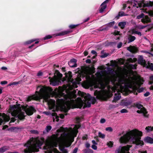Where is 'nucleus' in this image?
Returning a JSON list of instances; mask_svg holds the SVG:
<instances>
[{"instance_id": "79ce46f5", "label": "nucleus", "mask_w": 153, "mask_h": 153, "mask_svg": "<svg viewBox=\"0 0 153 153\" xmlns=\"http://www.w3.org/2000/svg\"><path fill=\"white\" fill-rule=\"evenodd\" d=\"M122 43L121 42H120L117 45V47L119 48H120L122 46Z\"/></svg>"}, {"instance_id": "0eeeda50", "label": "nucleus", "mask_w": 153, "mask_h": 153, "mask_svg": "<svg viewBox=\"0 0 153 153\" xmlns=\"http://www.w3.org/2000/svg\"><path fill=\"white\" fill-rule=\"evenodd\" d=\"M131 146L129 145L119 146L115 151V153H130L129 151Z\"/></svg>"}, {"instance_id": "412c9836", "label": "nucleus", "mask_w": 153, "mask_h": 153, "mask_svg": "<svg viewBox=\"0 0 153 153\" xmlns=\"http://www.w3.org/2000/svg\"><path fill=\"white\" fill-rule=\"evenodd\" d=\"M111 62L112 66L114 67H117L118 63L117 62H116V61H111Z\"/></svg>"}, {"instance_id": "473e14b6", "label": "nucleus", "mask_w": 153, "mask_h": 153, "mask_svg": "<svg viewBox=\"0 0 153 153\" xmlns=\"http://www.w3.org/2000/svg\"><path fill=\"white\" fill-rule=\"evenodd\" d=\"M137 61V59L136 58H134L133 59H130L128 60V61L129 62H135Z\"/></svg>"}, {"instance_id": "603ef678", "label": "nucleus", "mask_w": 153, "mask_h": 153, "mask_svg": "<svg viewBox=\"0 0 153 153\" xmlns=\"http://www.w3.org/2000/svg\"><path fill=\"white\" fill-rule=\"evenodd\" d=\"M88 153H93V151L91 149H89L87 152Z\"/></svg>"}, {"instance_id": "c756f323", "label": "nucleus", "mask_w": 153, "mask_h": 153, "mask_svg": "<svg viewBox=\"0 0 153 153\" xmlns=\"http://www.w3.org/2000/svg\"><path fill=\"white\" fill-rule=\"evenodd\" d=\"M137 65H130L129 67L131 68L135 69L136 68Z\"/></svg>"}, {"instance_id": "ddd939ff", "label": "nucleus", "mask_w": 153, "mask_h": 153, "mask_svg": "<svg viewBox=\"0 0 153 153\" xmlns=\"http://www.w3.org/2000/svg\"><path fill=\"white\" fill-rule=\"evenodd\" d=\"M127 49L130 52L133 53H136L138 51L137 48L135 46H130L128 47Z\"/></svg>"}, {"instance_id": "bf43d9fd", "label": "nucleus", "mask_w": 153, "mask_h": 153, "mask_svg": "<svg viewBox=\"0 0 153 153\" xmlns=\"http://www.w3.org/2000/svg\"><path fill=\"white\" fill-rule=\"evenodd\" d=\"M107 56V55L106 54H104V55H102L101 56V57L102 58H104L106 57Z\"/></svg>"}, {"instance_id": "052dcab7", "label": "nucleus", "mask_w": 153, "mask_h": 153, "mask_svg": "<svg viewBox=\"0 0 153 153\" xmlns=\"http://www.w3.org/2000/svg\"><path fill=\"white\" fill-rule=\"evenodd\" d=\"M139 153H147L146 151H141L139 152Z\"/></svg>"}, {"instance_id": "c03bdc74", "label": "nucleus", "mask_w": 153, "mask_h": 153, "mask_svg": "<svg viewBox=\"0 0 153 153\" xmlns=\"http://www.w3.org/2000/svg\"><path fill=\"white\" fill-rule=\"evenodd\" d=\"M7 83V82L6 81H4L1 82V85L6 84Z\"/></svg>"}, {"instance_id": "c9c22d12", "label": "nucleus", "mask_w": 153, "mask_h": 153, "mask_svg": "<svg viewBox=\"0 0 153 153\" xmlns=\"http://www.w3.org/2000/svg\"><path fill=\"white\" fill-rule=\"evenodd\" d=\"M128 112V111L125 109H123L120 111V112L121 113H126Z\"/></svg>"}, {"instance_id": "423d86ee", "label": "nucleus", "mask_w": 153, "mask_h": 153, "mask_svg": "<svg viewBox=\"0 0 153 153\" xmlns=\"http://www.w3.org/2000/svg\"><path fill=\"white\" fill-rule=\"evenodd\" d=\"M153 5V1H148L144 2L143 1H137L135 0H132V1H128L126 4L123 5V9H125L127 6L129 8H130L132 7H133L141 8L144 7H150Z\"/></svg>"}, {"instance_id": "f704fd0d", "label": "nucleus", "mask_w": 153, "mask_h": 153, "mask_svg": "<svg viewBox=\"0 0 153 153\" xmlns=\"http://www.w3.org/2000/svg\"><path fill=\"white\" fill-rule=\"evenodd\" d=\"M126 15L123 12H121L119 13L118 16H126Z\"/></svg>"}, {"instance_id": "69168bd1", "label": "nucleus", "mask_w": 153, "mask_h": 153, "mask_svg": "<svg viewBox=\"0 0 153 153\" xmlns=\"http://www.w3.org/2000/svg\"><path fill=\"white\" fill-rule=\"evenodd\" d=\"M84 55L85 56H87L88 54V52L87 51H85L84 52Z\"/></svg>"}, {"instance_id": "774afa93", "label": "nucleus", "mask_w": 153, "mask_h": 153, "mask_svg": "<svg viewBox=\"0 0 153 153\" xmlns=\"http://www.w3.org/2000/svg\"><path fill=\"white\" fill-rule=\"evenodd\" d=\"M1 69L2 70H6L7 69V68L5 67H2L1 68Z\"/></svg>"}, {"instance_id": "dca6fc26", "label": "nucleus", "mask_w": 153, "mask_h": 153, "mask_svg": "<svg viewBox=\"0 0 153 153\" xmlns=\"http://www.w3.org/2000/svg\"><path fill=\"white\" fill-rule=\"evenodd\" d=\"M138 62L139 64L142 65H144L145 64V60L143 59V57L141 56H140L138 59Z\"/></svg>"}, {"instance_id": "f3484780", "label": "nucleus", "mask_w": 153, "mask_h": 153, "mask_svg": "<svg viewBox=\"0 0 153 153\" xmlns=\"http://www.w3.org/2000/svg\"><path fill=\"white\" fill-rule=\"evenodd\" d=\"M145 132L146 133H150L153 131V127L152 126H146L145 128Z\"/></svg>"}, {"instance_id": "680f3d73", "label": "nucleus", "mask_w": 153, "mask_h": 153, "mask_svg": "<svg viewBox=\"0 0 153 153\" xmlns=\"http://www.w3.org/2000/svg\"><path fill=\"white\" fill-rule=\"evenodd\" d=\"M140 10H142V11L143 12H146V13H147V11H146V10H145L144 9H141V8L140 9Z\"/></svg>"}, {"instance_id": "e2e57ef3", "label": "nucleus", "mask_w": 153, "mask_h": 153, "mask_svg": "<svg viewBox=\"0 0 153 153\" xmlns=\"http://www.w3.org/2000/svg\"><path fill=\"white\" fill-rule=\"evenodd\" d=\"M92 143L94 144V145H95L97 144L96 141L94 140H93L92 141Z\"/></svg>"}, {"instance_id": "9d476101", "label": "nucleus", "mask_w": 153, "mask_h": 153, "mask_svg": "<svg viewBox=\"0 0 153 153\" xmlns=\"http://www.w3.org/2000/svg\"><path fill=\"white\" fill-rule=\"evenodd\" d=\"M43 113L44 114L46 115H51L53 117V121L54 122L56 121H58L59 120V117L56 115V114L55 112L51 113L50 111H44L43 112Z\"/></svg>"}, {"instance_id": "4be33fe9", "label": "nucleus", "mask_w": 153, "mask_h": 153, "mask_svg": "<svg viewBox=\"0 0 153 153\" xmlns=\"http://www.w3.org/2000/svg\"><path fill=\"white\" fill-rule=\"evenodd\" d=\"M86 78L87 79L88 81H89L91 79V74L90 73H87L85 74Z\"/></svg>"}, {"instance_id": "13d9d810", "label": "nucleus", "mask_w": 153, "mask_h": 153, "mask_svg": "<svg viewBox=\"0 0 153 153\" xmlns=\"http://www.w3.org/2000/svg\"><path fill=\"white\" fill-rule=\"evenodd\" d=\"M64 115L63 114H60V117L62 118L63 119L64 118Z\"/></svg>"}, {"instance_id": "bb28decb", "label": "nucleus", "mask_w": 153, "mask_h": 153, "mask_svg": "<svg viewBox=\"0 0 153 153\" xmlns=\"http://www.w3.org/2000/svg\"><path fill=\"white\" fill-rule=\"evenodd\" d=\"M114 24V22H111L109 23L107 25V27H108H108H111Z\"/></svg>"}, {"instance_id": "6e6552de", "label": "nucleus", "mask_w": 153, "mask_h": 153, "mask_svg": "<svg viewBox=\"0 0 153 153\" xmlns=\"http://www.w3.org/2000/svg\"><path fill=\"white\" fill-rule=\"evenodd\" d=\"M135 106L138 109V110L137 111V113L143 114L145 117H148L149 114H148L147 112L142 105L137 104Z\"/></svg>"}, {"instance_id": "cd10ccee", "label": "nucleus", "mask_w": 153, "mask_h": 153, "mask_svg": "<svg viewBox=\"0 0 153 153\" xmlns=\"http://www.w3.org/2000/svg\"><path fill=\"white\" fill-rule=\"evenodd\" d=\"M108 30V27H105V26H103L102 27H100L99 28L100 31H102L103 30Z\"/></svg>"}, {"instance_id": "7ed1b4c3", "label": "nucleus", "mask_w": 153, "mask_h": 153, "mask_svg": "<svg viewBox=\"0 0 153 153\" xmlns=\"http://www.w3.org/2000/svg\"><path fill=\"white\" fill-rule=\"evenodd\" d=\"M80 127V126L78 125L74 126L73 128L61 127L57 130L56 134H53L47 139L45 149L47 150L48 153H61L54 148L59 144V149L63 153H68L66 148L69 147L74 141ZM42 143L38 139L32 138L25 145L27 148L24 150V153L37 152Z\"/></svg>"}, {"instance_id": "b1692460", "label": "nucleus", "mask_w": 153, "mask_h": 153, "mask_svg": "<svg viewBox=\"0 0 153 153\" xmlns=\"http://www.w3.org/2000/svg\"><path fill=\"white\" fill-rule=\"evenodd\" d=\"M8 148L7 147H4L0 149V153H3L5 152Z\"/></svg>"}, {"instance_id": "4d7b16f0", "label": "nucleus", "mask_w": 153, "mask_h": 153, "mask_svg": "<svg viewBox=\"0 0 153 153\" xmlns=\"http://www.w3.org/2000/svg\"><path fill=\"white\" fill-rule=\"evenodd\" d=\"M114 34L115 35H119L120 34V32H115L114 33Z\"/></svg>"}, {"instance_id": "a19ab883", "label": "nucleus", "mask_w": 153, "mask_h": 153, "mask_svg": "<svg viewBox=\"0 0 153 153\" xmlns=\"http://www.w3.org/2000/svg\"><path fill=\"white\" fill-rule=\"evenodd\" d=\"M77 25H71L69 26V27L71 28H75Z\"/></svg>"}, {"instance_id": "1a4fd4ad", "label": "nucleus", "mask_w": 153, "mask_h": 153, "mask_svg": "<svg viewBox=\"0 0 153 153\" xmlns=\"http://www.w3.org/2000/svg\"><path fill=\"white\" fill-rule=\"evenodd\" d=\"M142 18V19H141V22L143 23L148 22L150 21V18L147 16H145L143 13H142L137 16V18L138 19Z\"/></svg>"}, {"instance_id": "e433bc0d", "label": "nucleus", "mask_w": 153, "mask_h": 153, "mask_svg": "<svg viewBox=\"0 0 153 153\" xmlns=\"http://www.w3.org/2000/svg\"><path fill=\"white\" fill-rule=\"evenodd\" d=\"M150 81L149 82V83L150 84H152L153 83V75L150 77Z\"/></svg>"}, {"instance_id": "4468645a", "label": "nucleus", "mask_w": 153, "mask_h": 153, "mask_svg": "<svg viewBox=\"0 0 153 153\" xmlns=\"http://www.w3.org/2000/svg\"><path fill=\"white\" fill-rule=\"evenodd\" d=\"M76 60L75 59H73L68 62V65L71 67H76Z\"/></svg>"}, {"instance_id": "4c0bfd02", "label": "nucleus", "mask_w": 153, "mask_h": 153, "mask_svg": "<svg viewBox=\"0 0 153 153\" xmlns=\"http://www.w3.org/2000/svg\"><path fill=\"white\" fill-rule=\"evenodd\" d=\"M35 41V40H30L27 41L26 42V43L27 44H30L31 43L33 42L34 41Z\"/></svg>"}, {"instance_id": "ea45409f", "label": "nucleus", "mask_w": 153, "mask_h": 153, "mask_svg": "<svg viewBox=\"0 0 153 153\" xmlns=\"http://www.w3.org/2000/svg\"><path fill=\"white\" fill-rule=\"evenodd\" d=\"M91 147L94 150H96L97 149V146L95 145H92V146Z\"/></svg>"}, {"instance_id": "f257e3e1", "label": "nucleus", "mask_w": 153, "mask_h": 153, "mask_svg": "<svg viewBox=\"0 0 153 153\" xmlns=\"http://www.w3.org/2000/svg\"><path fill=\"white\" fill-rule=\"evenodd\" d=\"M62 77V74L57 70L56 71L53 77H49L51 84L55 86L59 85L61 81L63 82L67 80L72 83V85L65 86L63 88L59 87L58 88L55 89L54 91L49 87L38 86L36 94L28 97L27 101L29 102L33 100H38L43 98L47 102L50 110L54 111L57 108H59L65 112L71 108H81L83 105L84 107H90L91 103H94L95 100L94 97L80 91H78V94L82 98L78 97L74 100L76 97V91L71 90L73 88L77 87L76 84L79 83V81H76L75 82L74 81L70 71L66 74L65 77L62 79H61Z\"/></svg>"}, {"instance_id": "c85d7f7f", "label": "nucleus", "mask_w": 153, "mask_h": 153, "mask_svg": "<svg viewBox=\"0 0 153 153\" xmlns=\"http://www.w3.org/2000/svg\"><path fill=\"white\" fill-rule=\"evenodd\" d=\"M51 128L52 127L51 126H48L46 127L45 128V130L47 132H48L50 131L51 130Z\"/></svg>"}, {"instance_id": "72a5a7b5", "label": "nucleus", "mask_w": 153, "mask_h": 153, "mask_svg": "<svg viewBox=\"0 0 153 153\" xmlns=\"http://www.w3.org/2000/svg\"><path fill=\"white\" fill-rule=\"evenodd\" d=\"M52 37V36L50 35H48L47 36H46L44 38V39L46 40L47 39H50V38H51Z\"/></svg>"}, {"instance_id": "8fccbe9b", "label": "nucleus", "mask_w": 153, "mask_h": 153, "mask_svg": "<svg viewBox=\"0 0 153 153\" xmlns=\"http://www.w3.org/2000/svg\"><path fill=\"white\" fill-rule=\"evenodd\" d=\"M91 53L95 55L96 56L97 55V52L94 50H92L91 51Z\"/></svg>"}, {"instance_id": "393cba45", "label": "nucleus", "mask_w": 153, "mask_h": 153, "mask_svg": "<svg viewBox=\"0 0 153 153\" xmlns=\"http://www.w3.org/2000/svg\"><path fill=\"white\" fill-rule=\"evenodd\" d=\"M98 135L102 139H104L105 137V135L102 133L100 132H98Z\"/></svg>"}, {"instance_id": "338daca9", "label": "nucleus", "mask_w": 153, "mask_h": 153, "mask_svg": "<svg viewBox=\"0 0 153 153\" xmlns=\"http://www.w3.org/2000/svg\"><path fill=\"white\" fill-rule=\"evenodd\" d=\"M89 19V18H87L84 21V22H86L87 21H88Z\"/></svg>"}, {"instance_id": "2f4dec72", "label": "nucleus", "mask_w": 153, "mask_h": 153, "mask_svg": "<svg viewBox=\"0 0 153 153\" xmlns=\"http://www.w3.org/2000/svg\"><path fill=\"white\" fill-rule=\"evenodd\" d=\"M146 26L139 25L137 27L140 29H143L146 27Z\"/></svg>"}, {"instance_id": "5701e85b", "label": "nucleus", "mask_w": 153, "mask_h": 153, "mask_svg": "<svg viewBox=\"0 0 153 153\" xmlns=\"http://www.w3.org/2000/svg\"><path fill=\"white\" fill-rule=\"evenodd\" d=\"M69 32V31H63L62 32H61V33H58V34H57L56 35V36H59L64 35L65 34H66L68 33Z\"/></svg>"}, {"instance_id": "5fc2aeb1", "label": "nucleus", "mask_w": 153, "mask_h": 153, "mask_svg": "<svg viewBox=\"0 0 153 153\" xmlns=\"http://www.w3.org/2000/svg\"><path fill=\"white\" fill-rule=\"evenodd\" d=\"M85 146L87 148H88L90 146V144L88 143H87L85 144Z\"/></svg>"}, {"instance_id": "39448f33", "label": "nucleus", "mask_w": 153, "mask_h": 153, "mask_svg": "<svg viewBox=\"0 0 153 153\" xmlns=\"http://www.w3.org/2000/svg\"><path fill=\"white\" fill-rule=\"evenodd\" d=\"M34 111V108L32 106H22L19 104L10 106L9 109V112L13 116H16L20 120L23 119L25 114L32 115Z\"/></svg>"}, {"instance_id": "0e129e2a", "label": "nucleus", "mask_w": 153, "mask_h": 153, "mask_svg": "<svg viewBox=\"0 0 153 153\" xmlns=\"http://www.w3.org/2000/svg\"><path fill=\"white\" fill-rule=\"evenodd\" d=\"M86 63H90L91 62V60L89 59H87L86 61Z\"/></svg>"}, {"instance_id": "f03ea898", "label": "nucleus", "mask_w": 153, "mask_h": 153, "mask_svg": "<svg viewBox=\"0 0 153 153\" xmlns=\"http://www.w3.org/2000/svg\"><path fill=\"white\" fill-rule=\"evenodd\" d=\"M96 75L98 84L95 85V88H99L101 90L96 91L94 94L98 98L108 97L110 92H117L114 99L115 102L120 99V93H127L130 91L136 95L138 92H141L143 90L142 88H139L143 80L138 75L130 77L117 75L111 77L102 69L97 72Z\"/></svg>"}, {"instance_id": "09e8293b", "label": "nucleus", "mask_w": 153, "mask_h": 153, "mask_svg": "<svg viewBox=\"0 0 153 153\" xmlns=\"http://www.w3.org/2000/svg\"><path fill=\"white\" fill-rule=\"evenodd\" d=\"M42 73L41 71H39L37 73V76H40L42 75Z\"/></svg>"}, {"instance_id": "f8f14e48", "label": "nucleus", "mask_w": 153, "mask_h": 153, "mask_svg": "<svg viewBox=\"0 0 153 153\" xmlns=\"http://www.w3.org/2000/svg\"><path fill=\"white\" fill-rule=\"evenodd\" d=\"M109 0H106L101 5L100 8V12L102 13L106 7V3H107Z\"/></svg>"}, {"instance_id": "de8ad7c7", "label": "nucleus", "mask_w": 153, "mask_h": 153, "mask_svg": "<svg viewBox=\"0 0 153 153\" xmlns=\"http://www.w3.org/2000/svg\"><path fill=\"white\" fill-rule=\"evenodd\" d=\"M15 120V119L14 118H12L10 122V123H12L14 122Z\"/></svg>"}, {"instance_id": "864d4df0", "label": "nucleus", "mask_w": 153, "mask_h": 153, "mask_svg": "<svg viewBox=\"0 0 153 153\" xmlns=\"http://www.w3.org/2000/svg\"><path fill=\"white\" fill-rule=\"evenodd\" d=\"M87 138V135H85L82 137V139L84 140L86 139Z\"/></svg>"}, {"instance_id": "7c9ffc66", "label": "nucleus", "mask_w": 153, "mask_h": 153, "mask_svg": "<svg viewBox=\"0 0 153 153\" xmlns=\"http://www.w3.org/2000/svg\"><path fill=\"white\" fill-rule=\"evenodd\" d=\"M105 130L109 132H112L113 130L112 128L111 127H107L105 128Z\"/></svg>"}, {"instance_id": "aec40b11", "label": "nucleus", "mask_w": 153, "mask_h": 153, "mask_svg": "<svg viewBox=\"0 0 153 153\" xmlns=\"http://www.w3.org/2000/svg\"><path fill=\"white\" fill-rule=\"evenodd\" d=\"M126 24V22H122L119 23V26L122 28H123Z\"/></svg>"}, {"instance_id": "9b49d317", "label": "nucleus", "mask_w": 153, "mask_h": 153, "mask_svg": "<svg viewBox=\"0 0 153 153\" xmlns=\"http://www.w3.org/2000/svg\"><path fill=\"white\" fill-rule=\"evenodd\" d=\"M1 117L2 118L0 117V125L3 121L5 122H8L10 119V117L4 113L2 114Z\"/></svg>"}, {"instance_id": "37998d69", "label": "nucleus", "mask_w": 153, "mask_h": 153, "mask_svg": "<svg viewBox=\"0 0 153 153\" xmlns=\"http://www.w3.org/2000/svg\"><path fill=\"white\" fill-rule=\"evenodd\" d=\"M31 132L33 134H37L38 133V131H37L34 130H31Z\"/></svg>"}, {"instance_id": "6ab92c4d", "label": "nucleus", "mask_w": 153, "mask_h": 153, "mask_svg": "<svg viewBox=\"0 0 153 153\" xmlns=\"http://www.w3.org/2000/svg\"><path fill=\"white\" fill-rule=\"evenodd\" d=\"M128 39V42H130L136 39V38L134 36L130 35L129 36Z\"/></svg>"}, {"instance_id": "2eb2a0df", "label": "nucleus", "mask_w": 153, "mask_h": 153, "mask_svg": "<svg viewBox=\"0 0 153 153\" xmlns=\"http://www.w3.org/2000/svg\"><path fill=\"white\" fill-rule=\"evenodd\" d=\"M144 140L145 142L151 144L153 143V138L147 137L144 138Z\"/></svg>"}, {"instance_id": "20e7f679", "label": "nucleus", "mask_w": 153, "mask_h": 153, "mask_svg": "<svg viewBox=\"0 0 153 153\" xmlns=\"http://www.w3.org/2000/svg\"><path fill=\"white\" fill-rule=\"evenodd\" d=\"M142 135L141 131L135 129L126 131L120 137L119 141L121 143H130L142 146L144 145L143 142L141 140V137Z\"/></svg>"}, {"instance_id": "58836bf2", "label": "nucleus", "mask_w": 153, "mask_h": 153, "mask_svg": "<svg viewBox=\"0 0 153 153\" xmlns=\"http://www.w3.org/2000/svg\"><path fill=\"white\" fill-rule=\"evenodd\" d=\"M149 14L151 16H153V11L150 10L148 12Z\"/></svg>"}, {"instance_id": "a18cd8bd", "label": "nucleus", "mask_w": 153, "mask_h": 153, "mask_svg": "<svg viewBox=\"0 0 153 153\" xmlns=\"http://www.w3.org/2000/svg\"><path fill=\"white\" fill-rule=\"evenodd\" d=\"M78 150V148H75L74 149L73 153H76Z\"/></svg>"}, {"instance_id": "a211bd4d", "label": "nucleus", "mask_w": 153, "mask_h": 153, "mask_svg": "<svg viewBox=\"0 0 153 153\" xmlns=\"http://www.w3.org/2000/svg\"><path fill=\"white\" fill-rule=\"evenodd\" d=\"M130 32L132 34H136L138 35L139 36L141 35V33L140 32L136 30L135 29H132L130 30Z\"/></svg>"}, {"instance_id": "6e6d98bb", "label": "nucleus", "mask_w": 153, "mask_h": 153, "mask_svg": "<svg viewBox=\"0 0 153 153\" xmlns=\"http://www.w3.org/2000/svg\"><path fill=\"white\" fill-rule=\"evenodd\" d=\"M16 82H13V83H11L9 84L8 85V86H11L12 85H16Z\"/></svg>"}, {"instance_id": "49530a36", "label": "nucleus", "mask_w": 153, "mask_h": 153, "mask_svg": "<svg viewBox=\"0 0 153 153\" xmlns=\"http://www.w3.org/2000/svg\"><path fill=\"white\" fill-rule=\"evenodd\" d=\"M105 121V120L104 119H102L100 120V122L102 123H104Z\"/></svg>"}, {"instance_id": "a878e982", "label": "nucleus", "mask_w": 153, "mask_h": 153, "mask_svg": "<svg viewBox=\"0 0 153 153\" xmlns=\"http://www.w3.org/2000/svg\"><path fill=\"white\" fill-rule=\"evenodd\" d=\"M107 145L109 147H112L113 145V142L111 141H108L107 143Z\"/></svg>"}, {"instance_id": "3c124183", "label": "nucleus", "mask_w": 153, "mask_h": 153, "mask_svg": "<svg viewBox=\"0 0 153 153\" xmlns=\"http://www.w3.org/2000/svg\"><path fill=\"white\" fill-rule=\"evenodd\" d=\"M149 95V92H146V93L144 94V96L145 97H147Z\"/></svg>"}]
</instances>
